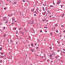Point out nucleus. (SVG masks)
Masks as SVG:
<instances>
[{"mask_svg": "<svg viewBox=\"0 0 65 65\" xmlns=\"http://www.w3.org/2000/svg\"><path fill=\"white\" fill-rule=\"evenodd\" d=\"M43 6H45V5H44V4H43Z\"/></svg>", "mask_w": 65, "mask_h": 65, "instance_id": "bf43d9fd", "label": "nucleus"}, {"mask_svg": "<svg viewBox=\"0 0 65 65\" xmlns=\"http://www.w3.org/2000/svg\"><path fill=\"white\" fill-rule=\"evenodd\" d=\"M53 4H55V3H54V1H53Z\"/></svg>", "mask_w": 65, "mask_h": 65, "instance_id": "c03bdc74", "label": "nucleus"}, {"mask_svg": "<svg viewBox=\"0 0 65 65\" xmlns=\"http://www.w3.org/2000/svg\"><path fill=\"white\" fill-rule=\"evenodd\" d=\"M50 34L51 35H52L53 34V33H52V32H50Z\"/></svg>", "mask_w": 65, "mask_h": 65, "instance_id": "b1692460", "label": "nucleus"}, {"mask_svg": "<svg viewBox=\"0 0 65 65\" xmlns=\"http://www.w3.org/2000/svg\"><path fill=\"white\" fill-rule=\"evenodd\" d=\"M64 27V25H63L61 26V27Z\"/></svg>", "mask_w": 65, "mask_h": 65, "instance_id": "423d86ee", "label": "nucleus"}, {"mask_svg": "<svg viewBox=\"0 0 65 65\" xmlns=\"http://www.w3.org/2000/svg\"><path fill=\"white\" fill-rule=\"evenodd\" d=\"M1 58H3L4 57V56H1Z\"/></svg>", "mask_w": 65, "mask_h": 65, "instance_id": "6e6552de", "label": "nucleus"}, {"mask_svg": "<svg viewBox=\"0 0 65 65\" xmlns=\"http://www.w3.org/2000/svg\"><path fill=\"white\" fill-rule=\"evenodd\" d=\"M14 29H17V28H15Z\"/></svg>", "mask_w": 65, "mask_h": 65, "instance_id": "0e129e2a", "label": "nucleus"}, {"mask_svg": "<svg viewBox=\"0 0 65 65\" xmlns=\"http://www.w3.org/2000/svg\"><path fill=\"white\" fill-rule=\"evenodd\" d=\"M1 55H3V53H1Z\"/></svg>", "mask_w": 65, "mask_h": 65, "instance_id": "5701e85b", "label": "nucleus"}, {"mask_svg": "<svg viewBox=\"0 0 65 65\" xmlns=\"http://www.w3.org/2000/svg\"><path fill=\"white\" fill-rule=\"evenodd\" d=\"M60 57V56H56V59H58Z\"/></svg>", "mask_w": 65, "mask_h": 65, "instance_id": "7ed1b4c3", "label": "nucleus"}, {"mask_svg": "<svg viewBox=\"0 0 65 65\" xmlns=\"http://www.w3.org/2000/svg\"><path fill=\"white\" fill-rule=\"evenodd\" d=\"M45 32H47V31H46V30L45 31Z\"/></svg>", "mask_w": 65, "mask_h": 65, "instance_id": "8fccbe9b", "label": "nucleus"}, {"mask_svg": "<svg viewBox=\"0 0 65 65\" xmlns=\"http://www.w3.org/2000/svg\"><path fill=\"white\" fill-rule=\"evenodd\" d=\"M43 57H44V58H45H45L46 57V56H43Z\"/></svg>", "mask_w": 65, "mask_h": 65, "instance_id": "603ef678", "label": "nucleus"}, {"mask_svg": "<svg viewBox=\"0 0 65 65\" xmlns=\"http://www.w3.org/2000/svg\"><path fill=\"white\" fill-rule=\"evenodd\" d=\"M42 8V9H44V7H43Z\"/></svg>", "mask_w": 65, "mask_h": 65, "instance_id": "49530a36", "label": "nucleus"}, {"mask_svg": "<svg viewBox=\"0 0 65 65\" xmlns=\"http://www.w3.org/2000/svg\"><path fill=\"white\" fill-rule=\"evenodd\" d=\"M63 54V53H65V52H63V51L62 52H61Z\"/></svg>", "mask_w": 65, "mask_h": 65, "instance_id": "ea45409f", "label": "nucleus"}, {"mask_svg": "<svg viewBox=\"0 0 65 65\" xmlns=\"http://www.w3.org/2000/svg\"><path fill=\"white\" fill-rule=\"evenodd\" d=\"M10 41H11V42H12V43L13 42V41H12V40H11Z\"/></svg>", "mask_w": 65, "mask_h": 65, "instance_id": "c756f323", "label": "nucleus"}, {"mask_svg": "<svg viewBox=\"0 0 65 65\" xmlns=\"http://www.w3.org/2000/svg\"><path fill=\"white\" fill-rule=\"evenodd\" d=\"M50 61V60H47V62H48V61Z\"/></svg>", "mask_w": 65, "mask_h": 65, "instance_id": "6e6d98bb", "label": "nucleus"}, {"mask_svg": "<svg viewBox=\"0 0 65 65\" xmlns=\"http://www.w3.org/2000/svg\"><path fill=\"white\" fill-rule=\"evenodd\" d=\"M45 20L44 19H43V20H42V21H43V22L45 21Z\"/></svg>", "mask_w": 65, "mask_h": 65, "instance_id": "4c0bfd02", "label": "nucleus"}, {"mask_svg": "<svg viewBox=\"0 0 65 65\" xmlns=\"http://www.w3.org/2000/svg\"><path fill=\"white\" fill-rule=\"evenodd\" d=\"M35 13H37H37H37V12H36V11H35Z\"/></svg>", "mask_w": 65, "mask_h": 65, "instance_id": "7c9ffc66", "label": "nucleus"}, {"mask_svg": "<svg viewBox=\"0 0 65 65\" xmlns=\"http://www.w3.org/2000/svg\"><path fill=\"white\" fill-rule=\"evenodd\" d=\"M60 6H61V8H62V7H63V5H61Z\"/></svg>", "mask_w": 65, "mask_h": 65, "instance_id": "f3484780", "label": "nucleus"}, {"mask_svg": "<svg viewBox=\"0 0 65 65\" xmlns=\"http://www.w3.org/2000/svg\"><path fill=\"white\" fill-rule=\"evenodd\" d=\"M61 36H62V35H60V37H61Z\"/></svg>", "mask_w": 65, "mask_h": 65, "instance_id": "09e8293b", "label": "nucleus"}, {"mask_svg": "<svg viewBox=\"0 0 65 65\" xmlns=\"http://www.w3.org/2000/svg\"><path fill=\"white\" fill-rule=\"evenodd\" d=\"M18 30H22V28L21 27H20V28H19L18 29Z\"/></svg>", "mask_w": 65, "mask_h": 65, "instance_id": "4468645a", "label": "nucleus"}, {"mask_svg": "<svg viewBox=\"0 0 65 65\" xmlns=\"http://www.w3.org/2000/svg\"><path fill=\"white\" fill-rule=\"evenodd\" d=\"M63 32H65V30H64L63 31Z\"/></svg>", "mask_w": 65, "mask_h": 65, "instance_id": "680f3d73", "label": "nucleus"}, {"mask_svg": "<svg viewBox=\"0 0 65 65\" xmlns=\"http://www.w3.org/2000/svg\"><path fill=\"white\" fill-rule=\"evenodd\" d=\"M37 48H38V47H36V49H37Z\"/></svg>", "mask_w": 65, "mask_h": 65, "instance_id": "de8ad7c7", "label": "nucleus"}, {"mask_svg": "<svg viewBox=\"0 0 65 65\" xmlns=\"http://www.w3.org/2000/svg\"><path fill=\"white\" fill-rule=\"evenodd\" d=\"M25 31H27V29H25Z\"/></svg>", "mask_w": 65, "mask_h": 65, "instance_id": "4be33fe9", "label": "nucleus"}, {"mask_svg": "<svg viewBox=\"0 0 65 65\" xmlns=\"http://www.w3.org/2000/svg\"><path fill=\"white\" fill-rule=\"evenodd\" d=\"M18 42H17L16 43V44H18Z\"/></svg>", "mask_w": 65, "mask_h": 65, "instance_id": "f704fd0d", "label": "nucleus"}, {"mask_svg": "<svg viewBox=\"0 0 65 65\" xmlns=\"http://www.w3.org/2000/svg\"><path fill=\"white\" fill-rule=\"evenodd\" d=\"M20 33L21 34H24V32H22V31H20Z\"/></svg>", "mask_w": 65, "mask_h": 65, "instance_id": "f257e3e1", "label": "nucleus"}, {"mask_svg": "<svg viewBox=\"0 0 65 65\" xmlns=\"http://www.w3.org/2000/svg\"><path fill=\"white\" fill-rule=\"evenodd\" d=\"M45 6H46V3H45Z\"/></svg>", "mask_w": 65, "mask_h": 65, "instance_id": "4d7b16f0", "label": "nucleus"}, {"mask_svg": "<svg viewBox=\"0 0 65 65\" xmlns=\"http://www.w3.org/2000/svg\"><path fill=\"white\" fill-rule=\"evenodd\" d=\"M11 24H12H12H13V23L12 22V23H11Z\"/></svg>", "mask_w": 65, "mask_h": 65, "instance_id": "864d4df0", "label": "nucleus"}, {"mask_svg": "<svg viewBox=\"0 0 65 65\" xmlns=\"http://www.w3.org/2000/svg\"><path fill=\"white\" fill-rule=\"evenodd\" d=\"M12 20H13V21H15V19H14L13 18H12Z\"/></svg>", "mask_w": 65, "mask_h": 65, "instance_id": "a211bd4d", "label": "nucleus"}, {"mask_svg": "<svg viewBox=\"0 0 65 65\" xmlns=\"http://www.w3.org/2000/svg\"><path fill=\"white\" fill-rule=\"evenodd\" d=\"M63 50L64 51H65V49H63Z\"/></svg>", "mask_w": 65, "mask_h": 65, "instance_id": "13d9d810", "label": "nucleus"}, {"mask_svg": "<svg viewBox=\"0 0 65 65\" xmlns=\"http://www.w3.org/2000/svg\"><path fill=\"white\" fill-rule=\"evenodd\" d=\"M62 52H61V53H60V55H61V54H62Z\"/></svg>", "mask_w": 65, "mask_h": 65, "instance_id": "69168bd1", "label": "nucleus"}, {"mask_svg": "<svg viewBox=\"0 0 65 65\" xmlns=\"http://www.w3.org/2000/svg\"><path fill=\"white\" fill-rule=\"evenodd\" d=\"M40 32H42V30H41L40 31Z\"/></svg>", "mask_w": 65, "mask_h": 65, "instance_id": "79ce46f5", "label": "nucleus"}, {"mask_svg": "<svg viewBox=\"0 0 65 65\" xmlns=\"http://www.w3.org/2000/svg\"><path fill=\"white\" fill-rule=\"evenodd\" d=\"M34 9H35L34 8L33 9L31 10V11H32V12H34Z\"/></svg>", "mask_w": 65, "mask_h": 65, "instance_id": "39448f33", "label": "nucleus"}, {"mask_svg": "<svg viewBox=\"0 0 65 65\" xmlns=\"http://www.w3.org/2000/svg\"><path fill=\"white\" fill-rule=\"evenodd\" d=\"M0 61L1 62H0V63H2V60H1Z\"/></svg>", "mask_w": 65, "mask_h": 65, "instance_id": "aec40b11", "label": "nucleus"}, {"mask_svg": "<svg viewBox=\"0 0 65 65\" xmlns=\"http://www.w3.org/2000/svg\"><path fill=\"white\" fill-rule=\"evenodd\" d=\"M8 20H7L6 21V22H5V24H7V23H8Z\"/></svg>", "mask_w": 65, "mask_h": 65, "instance_id": "f03ea898", "label": "nucleus"}, {"mask_svg": "<svg viewBox=\"0 0 65 65\" xmlns=\"http://www.w3.org/2000/svg\"><path fill=\"white\" fill-rule=\"evenodd\" d=\"M4 9L5 10H6V8H4Z\"/></svg>", "mask_w": 65, "mask_h": 65, "instance_id": "cd10ccee", "label": "nucleus"}, {"mask_svg": "<svg viewBox=\"0 0 65 65\" xmlns=\"http://www.w3.org/2000/svg\"><path fill=\"white\" fill-rule=\"evenodd\" d=\"M2 47H1L0 48V50L1 51H2Z\"/></svg>", "mask_w": 65, "mask_h": 65, "instance_id": "dca6fc26", "label": "nucleus"}, {"mask_svg": "<svg viewBox=\"0 0 65 65\" xmlns=\"http://www.w3.org/2000/svg\"><path fill=\"white\" fill-rule=\"evenodd\" d=\"M55 26H58V25L57 24H55Z\"/></svg>", "mask_w": 65, "mask_h": 65, "instance_id": "a19ab883", "label": "nucleus"}, {"mask_svg": "<svg viewBox=\"0 0 65 65\" xmlns=\"http://www.w3.org/2000/svg\"><path fill=\"white\" fill-rule=\"evenodd\" d=\"M52 56H53V55H50V57H52Z\"/></svg>", "mask_w": 65, "mask_h": 65, "instance_id": "f8f14e48", "label": "nucleus"}, {"mask_svg": "<svg viewBox=\"0 0 65 65\" xmlns=\"http://www.w3.org/2000/svg\"><path fill=\"white\" fill-rule=\"evenodd\" d=\"M60 45H61V44L59 45V46H60Z\"/></svg>", "mask_w": 65, "mask_h": 65, "instance_id": "052dcab7", "label": "nucleus"}, {"mask_svg": "<svg viewBox=\"0 0 65 65\" xmlns=\"http://www.w3.org/2000/svg\"><path fill=\"white\" fill-rule=\"evenodd\" d=\"M50 7H53V8H54V6H52V5H51L50 6Z\"/></svg>", "mask_w": 65, "mask_h": 65, "instance_id": "0eeeda50", "label": "nucleus"}, {"mask_svg": "<svg viewBox=\"0 0 65 65\" xmlns=\"http://www.w3.org/2000/svg\"><path fill=\"white\" fill-rule=\"evenodd\" d=\"M60 2H60V1H58V3H60Z\"/></svg>", "mask_w": 65, "mask_h": 65, "instance_id": "72a5a7b5", "label": "nucleus"}, {"mask_svg": "<svg viewBox=\"0 0 65 65\" xmlns=\"http://www.w3.org/2000/svg\"><path fill=\"white\" fill-rule=\"evenodd\" d=\"M47 12H48V13H49V14H51V12H49V11H47Z\"/></svg>", "mask_w": 65, "mask_h": 65, "instance_id": "2eb2a0df", "label": "nucleus"}, {"mask_svg": "<svg viewBox=\"0 0 65 65\" xmlns=\"http://www.w3.org/2000/svg\"><path fill=\"white\" fill-rule=\"evenodd\" d=\"M3 28H4V29H5V27H3Z\"/></svg>", "mask_w": 65, "mask_h": 65, "instance_id": "37998d69", "label": "nucleus"}, {"mask_svg": "<svg viewBox=\"0 0 65 65\" xmlns=\"http://www.w3.org/2000/svg\"><path fill=\"white\" fill-rule=\"evenodd\" d=\"M14 3L15 4H16V2H14Z\"/></svg>", "mask_w": 65, "mask_h": 65, "instance_id": "473e14b6", "label": "nucleus"}, {"mask_svg": "<svg viewBox=\"0 0 65 65\" xmlns=\"http://www.w3.org/2000/svg\"><path fill=\"white\" fill-rule=\"evenodd\" d=\"M54 29H55V30H56V28H55V27H54Z\"/></svg>", "mask_w": 65, "mask_h": 65, "instance_id": "a18cd8bd", "label": "nucleus"}, {"mask_svg": "<svg viewBox=\"0 0 65 65\" xmlns=\"http://www.w3.org/2000/svg\"><path fill=\"white\" fill-rule=\"evenodd\" d=\"M57 42L58 43H59V42L58 41H57Z\"/></svg>", "mask_w": 65, "mask_h": 65, "instance_id": "c9c22d12", "label": "nucleus"}, {"mask_svg": "<svg viewBox=\"0 0 65 65\" xmlns=\"http://www.w3.org/2000/svg\"><path fill=\"white\" fill-rule=\"evenodd\" d=\"M62 45H64V44H62Z\"/></svg>", "mask_w": 65, "mask_h": 65, "instance_id": "338daca9", "label": "nucleus"}, {"mask_svg": "<svg viewBox=\"0 0 65 65\" xmlns=\"http://www.w3.org/2000/svg\"><path fill=\"white\" fill-rule=\"evenodd\" d=\"M50 49H52V47H50Z\"/></svg>", "mask_w": 65, "mask_h": 65, "instance_id": "e2e57ef3", "label": "nucleus"}, {"mask_svg": "<svg viewBox=\"0 0 65 65\" xmlns=\"http://www.w3.org/2000/svg\"><path fill=\"white\" fill-rule=\"evenodd\" d=\"M16 33L17 34H18V30H17L16 31Z\"/></svg>", "mask_w": 65, "mask_h": 65, "instance_id": "6ab92c4d", "label": "nucleus"}, {"mask_svg": "<svg viewBox=\"0 0 65 65\" xmlns=\"http://www.w3.org/2000/svg\"><path fill=\"white\" fill-rule=\"evenodd\" d=\"M4 37H5L6 36V35H5V34H4L3 35Z\"/></svg>", "mask_w": 65, "mask_h": 65, "instance_id": "412c9836", "label": "nucleus"}, {"mask_svg": "<svg viewBox=\"0 0 65 65\" xmlns=\"http://www.w3.org/2000/svg\"><path fill=\"white\" fill-rule=\"evenodd\" d=\"M31 44V46H33V44Z\"/></svg>", "mask_w": 65, "mask_h": 65, "instance_id": "bb28decb", "label": "nucleus"}, {"mask_svg": "<svg viewBox=\"0 0 65 65\" xmlns=\"http://www.w3.org/2000/svg\"><path fill=\"white\" fill-rule=\"evenodd\" d=\"M49 17H50V18H51V17H52V16L51 15Z\"/></svg>", "mask_w": 65, "mask_h": 65, "instance_id": "3c124183", "label": "nucleus"}, {"mask_svg": "<svg viewBox=\"0 0 65 65\" xmlns=\"http://www.w3.org/2000/svg\"><path fill=\"white\" fill-rule=\"evenodd\" d=\"M60 51H61H61L59 49H58V52H60Z\"/></svg>", "mask_w": 65, "mask_h": 65, "instance_id": "9d476101", "label": "nucleus"}, {"mask_svg": "<svg viewBox=\"0 0 65 65\" xmlns=\"http://www.w3.org/2000/svg\"><path fill=\"white\" fill-rule=\"evenodd\" d=\"M37 11H38V10L39 9H38V7H37Z\"/></svg>", "mask_w": 65, "mask_h": 65, "instance_id": "a878e982", "label": "nucleus"}, {"mask_svg": "<svg viewBox=\"0 0 65 65\" xmlns=\"http://www.w3.org/2000/svg\"><path fill=\"white\" fill-rule=\"evenodd\" d=\"M56 32H57V33H59V32L58 31V30H57L56 31Z\"/></svg>", "mask_w": 65, "mask_h": 65, "instance_id": "393cba45", "label": "nucleus"}, {"mask_svg": "<svg viewBox=\"0 0 65 65\" xmlns=\"http://www.w3.org/2000/svg\"><path fill=\"white\" fill-rule=\"evenodd\" d=\"M34 16H35V17H36V14H34Z\"/></svg>", "mask_w": 65, "mask_h": 65, "instance_id": "e433bc0d", "label": "nucleus"}, {"mask_svg": "<svg viewBox=\"0 0 65 65\" xmlns=\"http://www.w3.org/2000/svg\"><path fill=\"white\" fill-rule=\"evenodd\" d=\"M8 17H10V15H9V14L8 15Z\"/></svg>", "mask_w": 65, "mask_h": 65, "instance_id": "c85d7f7f", "label": "nucleus"}, {"mask_svg": "<svg viewBox=\"0 0 65 65\" xmlns=\"http://www.w3.org/2000/svg\"><path fill=\"white\" fill-rule=\"evenodd\" d=\"M35 45H37V44H35Z\"/></svg>", "mask_w": 65, "mask_h": 65, "instance_id": "774afa93", "label": "nucleus"}, {"mask_svg": "<svg viewBox=\"0 0 65 65\" xmlns=\"http://www.w3.org/2000/svg\"><path fill=\"white\" fill-rule=\"evenodd\" d=\"M29 24H31V22H29Z\"/></svg>", "mask_w": 65, "mask_h": 65, "instance_id": "5fc2aeb1", "label": "nucleus"}, {"mask_svg": "<svg viewBox=\"0 0 65 65\" xmlns=\"http://www.w3.org/2000/svg\"><path fill=\"white\" fill-rule=\"evenodd\" d=\"M43 55V56H46V55H45V54H44Z\"/></svg>", "mask_w": 65, "mask_h": 65, "instance_id": "58836bf2", "label": "nucleus"}, {"mask_svg": "<svg viewBox=\"0 0 65 65\" xmlns=\"http://www.w3.org/2000/svg\"><path fill=\"white\" fill-rule=\"evenodd\" d=\"M57 5H59V4H60V3H59V2H57Z\"/></svg>", "mask_w": 65, "mask_h": 65, "instance_id": "9b49d317", "label": "nucleus"}, {"mask_svg": "<svg viewBox=\"0 0 65 65\" xmlns=\"http://www.w3.org/2000/svg\"><path fill=\"white\" fill-rule=\"evenodd\" d=\"M31 51H32V52H34V50H33L32 49H31Z\"/></svg>", "mask_w": 65, "mask_h": 65, "instance_id": "1a4fd4ad", "label": "nucleus"}, {"mask_svg": "<svg viewBox=\"0 0 65 65\" xmlns=\"http://www.w3.org/2000/svg\"><path fill=\"white\" fill-rule=\"evenodd\" d=\"M64 15H65V14H63L61 16L62 18H63V17H64Z\"/></svg>", "mask_w": 65, "mask_h": 65, "instance_id": "20e7f679", "label": "nucleus"}, {"mask_svg": "<svg viewBox=\"0 0 65 65\" xmlns=\"http://www.w3.org/2000/svg\"><path fill=\"white\" fill-rule=\"evenodd\" d=\"M47 27H44V28H46V29H47Z\"/></svg>", "mask_w": 65, "mask_h": 65, "instance_id": "2f4dec72", "label": "nucleus"}, {"mask_svg": "<svg viewBox=\"0 0 65 65\" xmlns=\"http://www.w3.org/2000/svg\"><path fill=\"white\" fill-rule=\"evenodd\" d=\"M26 1V0H23V2H25Z\"/></svg>", "mask_w": 65, "mask_h": 65, "instance_id": "ddd939ff", "label": "nucleus"}]
</instances>
